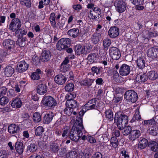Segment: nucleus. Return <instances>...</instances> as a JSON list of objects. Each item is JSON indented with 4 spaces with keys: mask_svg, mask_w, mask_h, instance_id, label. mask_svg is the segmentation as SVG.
I'll list each match as a JSON object with an SVG mask.
<instances>
[{
    "mask_svg": "<svg viewBox=\"0 0 158 158\" xmlns=\"http://www.w3.org/2000/svg\"><path fill=\"white\" fill-rule=\"evenodd\" d=\"M69 57H66L64 60L63 61L61 64V69H63L64 71H66V72H68L67 70L69 69V65L67 64L69 63Z\"/></svg>",
    "mask_w": 158,
    "mask_h": 158,
    "instance_id": "obj_32",
    "label": "nucleus"
},
{
    "mask_svg": "<svg viewBox=\"0 0 158 158\" xmlns=\"http://www.w3.org/2000/svg\"><path fill=\"white\" fill-rule=\"evenodd\" d=\"M2 45L3 47L7 50H13L15 46V43L13 40L10 39H7L3 41Z\"/></svg>",
    "mask_w": 158,
    "mask_h": 158,
    "instance_id": "obj_11",
    "label": "nucleus"
},
{
    "mask_svg": "<svg viewBox=\"0 0 158 158\" xmlns=\"http://www.w3.org/2000/svg\"><path fill=\"white\" fill-rule=\"evenodd\" d=\"M74 88V85L73 83H69L65 86L64 89L66 91L70 92L73 91Z\"/></svg>",
    "mask_w": 158,
    "mask_h": 158,
    "instance_id": "obj_44",
    "label": "nucleus"
},
{
    "mask_svg": "<svg viewBox=\"0 0 158 158\" xmlns=\"http://www.w3.org/2000/svg\"><path fill=\"white\" fill-rule=\"evenodd\" d=\"M112 79L116 83L122 82L123 81V78L120 76L119 73L117 71H114L113 72V75L112 77Z\"/></svg>",
    "mask_w": 158,
    "mask_h": 158,
    "instance_id": "obj_22",
    "label": "nucleus"
},
{
    "mask_svg": "<svg viewBox=\"0 0 158 158\" xmlns=\"http://www.w3.org/2000/svg\"><path fill=\"white\" fill-rule=\"evenodd\" d=\"M29 64L24 61L19 62L17 65V70L21 73L26 71L28 68Z\"/></svg>",
    "mask_w": 158,
    "mask_h": 158,
    "instance_id": "obj_14",
    "label": "nucleus"
},
{
    "mask_svg": "<svg viewBox=\"0 0 158 158\" xmlns=\"http://www.w3.org/2000/svg\"><path fill=\"white\" fill-rule=\"evenodd\" d=\"M90 154L89 152H86L85 151L83 152H81L79 154V157L80 158H89Z\"/></svg>",
    "mask_w": 158,
    "mask_h": 158,
    "instance_id": "obj_48",
    "label": "nucleus"
},
{
    "mask_svg": "<svg viewBox=\"0 0 158 158\" xmlns=\"http://www.w3.org/2000/svg\"><path fill=\"white\" fill-rule=\"evenodd\" d=\"M123 99L122 95L121 94L119 95H116L114 98L113 101L115 103L120 102Z\"/></svg>",
    "mask_w": 158,
    "mask_h": 158,
    "instance_id": "obj_56",
    "label": "nucleus"
},
{
    "mask_svg": "<svg viewBox=\"0 0 158 158\" xmlns=\"http://www.w3.org/2000/svg\"><path fill=\"white\" fill-rule=\"evenodd\" d=\"M66 105L67 106H71V108H73L74 109V108L78 107V104L77 101L73 99L70 101L67 100L66 102Z\"/></svg>",
    "mask_w": 158,
    "mask_h": 158,
    "instance_id": "obj_34",
    "label": "nucleus"
},
{
    "mask_svg": "<svg viewBox=\"0 0 158 158\" xmlns=\"http://www.w3.org/2000/svg\"><path fill=\"white\" fill-rule=\"evenodd\" d=\"M109 53L112 59L114 60H117L120 57L121 54L118 49L116 47H111L109 50Z\"/></svg>",
    "mask_w": 158,
    "mask_h": 158,
    "instance_id": "obj_10",
    "label": "nucleus"
},
{
    "mask_svg": "<svg viewBox=\"0 0 158 158\" xmlns=\"http://www.w3.org/2000/svg\"><path fill=\"white\" fill-rule=\"evenodd\" d=\"M94 80L93 79H87L81 81V84L87 87L91 86L93 83Z\"/></svg>",
    "mask_w": 158,
    "mask_h": 158,
    "instance_id": "obj_37",
    "label": "nucleus"
},
{
    "mask_svg": "<svg viewBox=\"0 0 158 158\" xmlns=\"http://www.w3.org/2000/svg\"><path fill=\"white\" fill-rule=\"evenodd\" d=\"M7 88L5 87H0V97L4 95L6 93Z\"/></svg>",
    "mask_w": 158,
    "mask_h": 158,
    "instance_id": "obj_63",
    "label": "nucleus"
},
{
    "mask_svg": "<svg viewBox=\"0 0 158 158\" xmlns=\"http://www.w3.org/2000/svg\"><path fill=\"white\" fill-rule=\"evenodd\" d=\"M47 86L44 84L38 85L37 88V93L40 95H43L47 92Z\"/></svg>",
    "mask_w": 158,
    "mask_h": 158,
    "instance_id": "obj_23",
    "label": "nucleus"
},
{
    "mask_svg": "<svg viewBox=\"0 0 158 158\" xmlns=\"http://www.w3.org/2000/svg\"><path fill=\"white\" fill-rule=\"evenodd\" d=\"M148 143V141L147 139H142L139 142L138 147L141 149H143L146 147Z\"/></svg>",
    "mask_w": 158,
    "mask_h": 158,
    "instance_id": "obj_38",
    "label": "nucleus"
},
{
    "mask_svg": "<svg viewBox=\"0 0 158 158\" xmlns=\"http://www.w3.org/2000/svg\"><path fill=\"white\" fill-rule=\"evenodd\" d=\"M67 34L73 38H76L79 35V30L77 28H75L70 29L68 31Z\"/></svg>",
    "mask_w": 158,
    "mask_h": 158,
    "instance_id": "obj_26",
    "label": "nucleus"
},
{
    "mask_svg": "<svg viewBox=\"0 0 158 158\" xmlns=\"http://www.w3.org/2000/svg\"><path fill=\"white\" fill-rule=\"evenodd\" d=\"M157 128L156 127H152L149 129V132L151 135H155L158 133Z\"/></svg>",
    "mask_w": 158,
    "mask_h": 158,
    "instance_id": "obj_55",
    "label": "nucleus"
},
{
    "mask_svg": "<svg viewBox=\"0 0 158 158\" xmlns=\"http://www.w3.org/2000/svg\"><path fill=\"white\" fill-rule=\"evenodd\" d=\"M110 144L114 148H116L118 145V140L115 137H113L111 139Z\"/></svg>",
    "mask_w": 158,
    "mask_h": 158,
    "instance_id": "obj_45",
    "label": "nucleus"
},
{
    "mask_svg": "<svg viewBox=\"0 0 158 158\" xmlns=\"http://www.w3.org/2000/svg\"><path fill=\"white\" fill-rule=\"evenodd\" d=\"M136 62L138 67L140 69H143L145 67V60L143 57H139Z\"/></svg>",
    "mask_w": 158,
    "mask_h": 158,
    "instance_id": "obj_29",
    "label": "nucleus"
},
{
    "mask_svg": "<svg viewBox=\"0 0 158 158\" xmlns=\"http://www.w3.org/2000/svg\"><path fill=\"white\" fill-rule=\"evenodd\" d=\"M148 78L149 80L154 81L158 77V73L155 71H150L147 73Z\"/></svg>",
    "mask_w": 158,
    "mask_h": 158,
    "instance_id": "obj_30",
    "label": "nucleus"
},
{
    "mask_svg": "<svg viewBox=\"0 0 158 158\" xmlns=\"http://www.w3.org/2000/svg\"><path fill=\"white\" fill-rule=\"evenodd\" d=\"M27 33V31H26L19 28L15 32V34L17 35H19L20 37V34L21 35V36H22L23 35H26Z\"/></svg>",
    "mask_w": 158,
    "mask_h": 158,
    "instance_id": "obj_59",
    "label": "nucleus"
},
{
    "mask_svg": "<svg viewBox=\"0 0 158 158\" xmlns=\"http://www.w3.org/2000/svg\"><path fill=\"white\" fill-rule=\"evenodd\" d=\"M158 53V49L155 47L151 48L148 51V56L152 58H154L156 57Z\"/></svg>",
    "mask_w": 158,
    "mask_h": 158,
    "instance_id": "obj_20",
    "label": "nucleus"
},
{
    "mask_svg": "<svg viewBox=\"0 0 158 158\" xmlns=\"http://www.w3.org/2000/svg\"><path fill=\"white\" fill-rule=\"evenodd\" d=\"M106 116L110 121L113 119V113L110 110H107L105 111Z\"/></svg>",
    "mask_w": 158,
    "mask_h": 158,
    "instance_id": "obj_53",
    "label": "nucleus"
},
{
    "mask_svg": "<svg viewBox=\"0 0 158 158\" xmlns=\"http://www.w3.org/2000/svg\"><path fill=\"white\" fill-rule=\"evenodd\" d=\"M75 51L76 54L77 55L83 54V46L77 44L75 46Z\"/></svg>",
    "mask_w": 158,
    "mask_h": 158,
    "instance_id": "obj_35",
    "label": "nucleus"
},
{
    "mask_svg": "<svg viewBox=\"0 0 158 158\" xmlns=\"http://www.w3.org/2000/svg\"><path fill=\"white\" fill-rule=\"evenodd\" d=\"M9 101V99L6 96H3L0 98V105L4 106Z\"/></svg>",
    "mask_w": 158,
    "mask_h": 158,
    "instance_id": "obj_47",
    "label": "nucleus"
},
{
    "mask_svg": "<svg viewBox=\"0 0 158 158\" xmlns=\"http://www.w3.org/2000/svg\"><path fill=\"white\" fill-rule=\"evenodd\" d=\"M15 147L16 151L19 154L23 153L24 150V147L22 143L17 142L15 144Z\"/></svg>",
    "mask_w": 158,
    "mask_h": 158,
    "instance_id": "obj_24",
    "label": "nucleus"
},
{
    "mask_svg": "<svg viewBox=\"0 0 158 158\" xmlns=\"http://www.w3.org/2000/svg\"><path fill=\"white\" fill-rule=\"evenodd\" d=\"M40 75L37 72H34L31 76V78L33 80H37L40 79Z\"/></svg>",
    "mask_w": 158,
    "mask_h": 158,
    "instance_id": "obj_62",
    "label": "nucleus"
},
{
    "mask_svg": "<svg viewBox=\"0 0 158 158\" xmlns=\"http://www.w3.org/2000/svg\"><path fill=\"white\" fill-rule=\"evenodd\" d=\"M124 98L129 102L134 103L137 101L138 96L137 93L135 91L130 90L125 93Z\"/></svg>",
    "mask_w": 158,
    "mask_h": 158,
    "instance_id": "obj_3",
    "label": "nucleus"
},
{
    "mask_svg": "<svg viewBox=\"0 0 158 158\" xmlns=\"http://www.w3.org/2000/svg\"><path fill=\"white\" fill-rule=\"evenodd\" d=\"M103 44L104 48H108L111 44V40L108 39H106L103 40Z\"/></svg>",
    "mask_w": 158,
    "mask_h": 158,
    "instance_id": "obj_58",
    "label": "nucleus"
},
{
    "mask_svg": "<svg viewBox=\"0 0 158 158\" xmlns=\"http://www.w3.org/2000/svg\"><path fill=\"white\" fill-rule=\"evenodd\" d=\"M32 118L34 122L36 123L39 122L41 120L40 113L37 112L33 114Z\"/></svg>",
    "mask_w": 158,
    "mask_h": 158,
    "instance_id": "obj_42",
    "label": "nucleus"
},
{
    "mask_svg": "<svg viewBox=\"0 0 158 158\" xmlns=\"http://www.w3.org/2000/svg\"><path fill=\"white\" fill-rule=\"evenodd\" d=\"M141 132L138 130H132L129 134V139L131 141H135L141 135Z\"/></svg>",
    "mask_w": 158,
    "mask_h": 158,
    "instance_id": "obj_15",
    "label": "nucleus"
},
{
    "mask_svg": "<svg viewBox=\"0 0 158 158\" xmlns=\"http://www.w3.org/2000/svg\"><path fill=\"white\" fill-rule=\"evenodd\" d=\"M148 79V75L144 73L143 74L138 75L136 77V81L139 82H144Z\"/></svg>",
    "mask_w": 158,
    "mask_h": 158,
    "instance_id": "obj_27",
    "label": "nucleus"
},
{
    "mask_svg": "<svg viewBox=\"0 0 158 158\" xmlns=\"http://www.w3.org/2000/svg\"><path fill=\"white\" fill-rule=\"evenodd\" d=\"M71 73H72L67 72L64 76L61 74H58L55 77V81L58 85H63L65 83L68 77V74H70Z\"/></svg>",
    "mask_w": 158,
    "mask_h": 158,
    "instance_id": "obj_9",
    "label": "nucleus"
},
{
    "mask_svg": "<svg viewBox=\"0 0 158 158\" xmlns=\"http://www.w3.org/2000/svg\"><path fill=\"white\" fill-rule=\"evenodd\" d=\"M70 131L69 127H65L63 129V133L62 134V136L63 137L67 136L70 134Z\"/></svg>",
    "mask_w": 158,
    "mask_h": 158,
    "instance_id": "obj_51",
    "label": "nucleus"
},
{
    "mask_svg": "<svg viewBox=\"0 0 158 158\" xmlns=\"http://www.w3.org/2000/svg\"><path fill=\"white\" fill-rule=\"evenodd\" d=\"M92 72L96 73L97 74H99L101 73V68L96 66H93L91 68Z\"/></svg>",
    "mask_w": 158,
    "mask_h": 158,
    "instance_id": "obj_64",
    "label": "nucleus"
},
{
    "mask_svg": "<svg viewBox=\"0 0 158 158\" xmlns=\"http://www.w3.org/2000/svg\"><path fill=\"white\" fill-rule=\"evenodd\" d=\"M66 118V117L64 115L61 116L60 118L56 122L54 125L58 126L59 125L62 124L65 122Z\"/></svg>",
    "mask_w": 158,
    "mask_h": 158,
    "instance_id": "obj_41",
    "label": "nucleus"
},
{
    "mask_svg": "<svg viewBox=\"0 0 158 158\" xmlns=\"http://www.w3.org/2000/svg\"><path fill=\"white\" fill-rule=\"evenodd\" d=\"M21 25V22L19 19H13L9 25V28L12 31L16 32L20 28Z\"/></svg>",
    "mask_w": 158,
    "mask_h": 158,
    "instance_id": "obj_8",
    "label": "nucleus"
},
{
    "mask_svg": "<svg viewBox=\"0 0 158 158\" xmlns=\"http://www.w3.org/2000/svg\"><path fill=\"white\" fill-rule=\"evenodd\" d=\"M122 133L123 134L125 135H127L130 134L132 131L131 127L130 126L127 127L125 126V127L122 128Z\"/></svg>",
    "mask_w": 158,
    "mask_h": 158,
    "instance_id": "obj_40",
    "label": "nucleus"
},
{
    "mask_svg": "<svg viewBox=\"0 0 158 158\" xmlns=\"http://www.w3.org/2000/svg\"><path fill=\"white\" fill-rule=\"evenodd\" d=\"M54 116V114L52 112H50L48 113L47 114L44 115L43 122L45 124L50 123L53 119Z\"/></svg>",
    "mask_w": 158,
    "mask_h": 158,
    "instance_id": "obj_19",
    "label": "nucleus"
},
{
    "mask_svg": "<svg viewBox=\"0 0 158 158\" xmlns=\"http://www.w3.org/2000/svg\"><path fill=\"white\" fill-rule=\"evenodd\" d=\"M108 33V35L110 38H115L118 35L119 30L118 28L115 26L112 27H110Z\"/></svg>",
    "mask_w": 158,
    "mask_h": 158,
    "instance_id": "obj_13",
    "label": "nucleus"
},
{
    "mask_svg": "<svg viewBox=\"0 0 158 158\" xmlns=\"http://www.w3.org/2000/svg\"><path fill=\"white\" fill-rule=\"evenodd\" d=\"M70 41L68 38H62L58 41L56 45L57 49L59 51L64 50L67 48L68 44H70Z\"/></svg>",
    "mask_w": 158,
    "mask_h": 158,
    "instance_id": "obj_6",
    "label": "nucleus"
},
{
    "mask_svg": "<svg viewBox=\"0 0 158 158\" xmlns=\"http://www.w3.org/2000/svg\"><path fill=\"white\" fill-rule=\"evenodd\" d=\"M98 98H95L90 100L86 104L85 106L87 110L95 109L98 110L100 107V103L97 101Z\"/></svg>",
    "mask_w": 158,
    "mask_h": 158,
    "instance_id": "obj_5",
    "label": "nucleus"
},
{
    "mask_svg": "<svg viewBox=\"0 0 158 158\" xmlns=\"http://www.w3.org/2000/svg\"><path fill=\"white\" fill-rule=\"evenodd\" d=\"M114 5L116 10L119 13L124 12L126 9V3L123 0H115Z\"/></svg>",
    "mask_w": 158,
    "mask_h": 158,
    "instance_id": "obj_7",
    "label": "nucleus"
},
{
    "mask_svg": "<svg viewBox=\"0 0 158 158\" xmlns=\"http://www.w3.org/2000/svg\"><path fill=\"white\" fill-rule=\"evenodd\" d=\"M114 121L116 122L118 128L121 130L127 125L128 121V117L121 112H117L115 115Z\"/></svg>",
    "mask_w": 158,
    "mask_h": 158,
    "instance_id": "obj_2",
    "label": "nucleus"
},
{
    "mask_svg": "<svg viewBox=\"0 0 158 158\" xmlns=\"http://www.w3.org/2000/svg\"><path fill=\"white\" fill-rule=\"evenodd\" d=\"M51 56V53L49 51L44 50L41 53L40 59L42 61H47L50 60Z\"/></svg>",
    "mask_w": 158,
    "mask_h": 158,
    "instance_id": "obj_16",
    "label": "nucleus"
},
{
    "mask_svg": "<svg viewBox=\"0 0 158 158\" xmlns=\"http://www.w3.org/2000/svg\"><path fill=\"white\" fill-rule=\"evenodd\" d=\"M83 128L82 118L80 115L77 116L75 123L71 130L70 139L74 141H77L82 135V131Z\"/></svg>",
    "mask_w": 158,
    "mask_h": 158,
    "instance_id": "obj_1",
    "label": "nucleus"
},
{
    "mask_svg": "<svg viewBox=\"0 0 158 158\" xmlns=\"http://www.w3.org/2000/svg\"><path fill=\"white\" fill-rule=\"evenodd\" d=\"M92 48V47L90 44H85L83 46V54L85 55L89 53Z\"/></svg>",
    "mask_w": 158,
    "mask_h": 158,
    "instance_id": "obj_36",
    "label": "nucleus"
},
{
    "mask_svg": "<svg viewBox=\"0 0 158 158\" xmlns=\"http://www.w3.org/2000/svg\"><path fill=\"white\" fill-rule=\"evenodd\" d=\"M96 55L95 53H91L88 56L87 59L91 63H93L96 60Z\"/></svg>",
    "mask_w": 158,
    "mask_h": 158,
    "instance_id": "obj_46",
    "label": "nucleus"
},
{
    "mask_svg": "<svg viewBox=\"0 0 158 158\" xmlns=\"http://www.w3.org/2000/svg\"><path fill=\"white\" fill-rule=\"evenodd\" d=\"M21 4L24 5L27 8L31 6V2L30 0H19Z\"/></svg>",
    "mask_w": 158,
    "mask_h": 158,
    "instance_id": "obj_52",
    "label": "nucleus"
},
{
    "mask_svg": "<svg viewBox=\"0 0 158 158\" xmlns=\"http://www.w3.org/2000/svg\"><path fill=\"white\" fill-rule=\"evenodd\" d=\"M64 111L65 114L69 116L72 114L74 115H76L77 114V113L74 110V109L73 108L69 107H67L65 108L64 109Z\"/></svg>",
    "mask_w": 158,
    "mask_h": 158,
    "instance_id": "obj_28",
    "label": "nucleus"
},
{
    "mask_svg": "<svg viewBox=\"0 0 158 158\" xmlns=\"http://www.w3.org/2000/svg\"><path fill=\"white\" fill-rule=\"evenodd\" d=\"M44 131V129L42 127L39 126L35 130V134L36 135H41Z\"/></svg>",
    "mask_w": 158,
    "mask_h": 158,
    "instance_id": "obj_54",
    "label": "nucleus"
},
{
    "mask_svg": "<svg viewBox=\"0 0 158 158\" xmlns=\"http://www.w3.org/2000/svg\"><path fill=\"white\" fill-rule=\"evenodd\" d=\"M119 73L122 76H126L129 74L130 72V66L125 64H123L120 67Z\"/></svg>",
    "mask_w": 158,
    "mask_h": 158,
    "instance_id": "obj_12",
    "label": "nucleus"
},
{
    "mask_svg": "<svg viewBox=\"0 0 158 158\" xmlns=\"http://www.w3.org/2000/svg\"><path fill=\"white\" fill-rule=\"evenodd\" d=\"M27 148L30 152H35L37 150V146L35 143H32L28 146Z\"/></svg>",
    "mask_w": 158,
    "mask_h": 158,
    "instance_id": "obj_50",
    "label": "nucleus"
},
{
    "mask_svg": "<svg viewBox=\"0 0 158 158\" xmlns=\"http://www.w3.org/2000/svg\"><path fill=\"white\" fill-rule=\"evenodd\" d=\"M55 14L54 13H52L50 15V20L51 24L54 26L56 25Z\"/></svg>",
    "mask_w": 158,
    "mask_h": 158,
    "instance_id": "obj_57",
    "label": "nucleus"
},
{
    "mask_svg": "<svg viewBox=\"0 0 158 158\" xmlns=\"http://www.w3.org/2000/svg\"><path fill=\"white\" fill-rule=\"evenodd\" d=\"M148 146L151 150L155 152L158 151V144L156 142L151 141L148 143Z\"/></svg>",
    "mask_w": 158,
    "mask_h": 158,
    "instance_id": "obj_25",
    "label": "nucleus"
},
{
    "mask_svg": "<svg viewBox=\"0 0 158 158\" xmlns=\"http://www.w3.org/2000/svg\"><path fill=\"white\" fill-rule=\"evenodd\" d=\"M11 105L13 108H19L21 107L22 102L19 98H15L12 99Z\"/></svg>",
    "mask_w": 158,
    "mask_h": 158,
    "instance_id": "obj_18",
    "label": "nucleus"
},
{
    "mask_svg": "<svg viewBox=\"0 0 158 158\" xmlns=\"http://www.w3.org/2000/svg\"><path fill=\"white\" fill-rule=\"evenodd\" d=\"M50 150L51 152L56 153L59 150L58 144L56 143L52 142L50 145Z\"/></svg>",
    "mask_w": 158,
    "mask_h": 158,
    "instance_id": "obj_31",
    "label": "nucleus"
},
{
    "mask_svg": "<svg viewBox=\"0 0 158 158\" xmlns=\"http://www.w3.org/2000/svg\"><path fill=\"white\" fill-rule=\"evenodd\" d=\"M17 44L20 47H23L25 45V39L23 38H18Z\"/></svg>",
    "mask_w": 158,
    "mask_h": 158,
    "instance_id": "obj_61",
    "label": "nucleus"
},
{
    "mask_svg": "<svg viewBox=\"0 0 158 158\" xmlns=\"http://www.w3.org/2000/svg\"><path fill=\"white\" fill-rule=\"evenodd\" d=\"M7 53L6 51L0 49V63L2 62L5 60Z\"/></svg>",
    "mask_w": 158,
    "mask_h": 158,
    "instance_id": "obj_43",
    "label": "nucleus"
},
{
    "mask_svg": "<svg viewBox=\"0 0 158 158\" xmlns=\"http://www.w3.org/2000/svg\"><path fill=\"white\" fill-rule=\"evenodd\" d=\"M77 153L75 151H70L65 155L66 158H77Z\"/></svg>",
    "mask_w": 158,
    "mask_h": 158,
    "instance_id": "obj_39",
    "label": "nucleus"
},
{
    "mask_svg": "<svg viewBox=\"0 0 158 158\" xmlns=\"http://www.w3.org/2000/svg\"><path fill=\"white\" fill-rule=\"evenodd\" d=\"M14 72V69L10 65L7 66L4 69L5 75L7 77H11Z\"/></svg>",
    "mask_w": 158,
    "mask_h": 158,
    "instance_id": "obj_21",
    "label": "nucleus"
},
{
    "mask_svg": "<svg viewBox=\"0 0 158 158\" xmlns=\"http://www.w3.org/2000/svg\"><path fill=\"white\" fill-rule=\"evenodd\" d=\"M8 130L10 134H16L19 131L20 127L15 124H12L8 126Z\"/></svg>",
    "mask_w": 158,
    "mask_h": 158,
    "instance_id": "obj_17",
    "label": "nucleus"
},
{
    "mask_svg": "<svg viewBox=\"0 0 158 158\" xmlns=\"http://www.w3.org/2000/svg\"><path fill=\"white\" fill-rule=\"evenodd\" d=\"M9 155L8 152L6 150L0 151V158H7Z\"/></svg>",
    "mask_w": 158,
    "mask_h": 158,
    "instance_id": "obj_60",
    "label": "nucleus"
},
{
    "mask_svg": "<svg viewBox=\"0 0 158 158\" xmlns=\"http://www.w3.org/2000/svg\"><path fill=\"white\" fill-rule=\"evenodd\" d=\"M101 35L100 33L95 32L91 37V40L92 42L95 44H97L99 41V38Z\"/></svg>",
    "mask_w": 158,
    "mask_h": 158,
    "instance_id": "obj_33",
    "label": "nucleus"
},
{
    "mask_svg": "<svg viewBox=\"0 0 158 158\" xmlns=\"http://www.w3.org/2000/svg\"><path fill=\"white\" fill-rule=\"evenodd\" d=\"M139 114V109H137L134 117L132 119V121H135L136 120H138L141 119V117Z\"/></svg>",
    "mask_w": 158,
    "mask_h": 158,
    "instance_id": "obj_49",
    "label": "nucleus"
},
{
    "mask_svg": "<svg viewBox=\"0 0 158 158\" xmlns=\"http://www.w3.org/2000/svg\"><path fill=\"white\" fill-rule=\"evenodd\" d=\"M42 102L44 105L50 108L54 107L57 104L55 99L50 96H44L42 99Z\"/></svg>",
    "mask_w": 158,
    "mask_h": 158,
    "instance_id": "obj_4",
    "label": "nucleus"
}]
</instances>
